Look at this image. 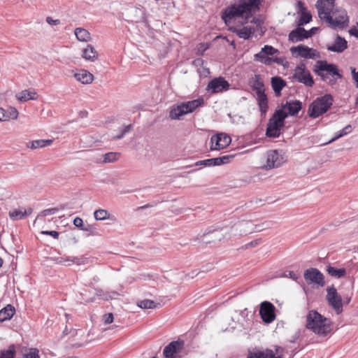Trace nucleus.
Segmentation results:
<instances>
[{
  "mask_svg": "<svg viewBox=\"0 0 358 358\" xmlns=\"http://www.w3.org/2000/svg\"><path fill=\"white\" fill-rule=\"evenodd\" d=\"M262 2L263 0H238L237 4L229 6L222 12V18L227 24L233 18L243 17L245 14L248 20L252 13L260 10Z\"/></svg>",
  "mask_w": 358,
  "mask_h": 358,
  "instance_id": "nucleus-1",
  "label": "nucleus"
},
{
  "mask_svg": "<svg viewBox=\"0 0 358 358\" xmlns=\"http://www.w3.org/2000/svg\"><path fill=\"white\" fill-rule=\"evenodd\" d=\"M306 327L314 333L326 336L331 331V322L316 310H310L306 317Z\"/></svg>",
  "mask_w": 358,
  "mask_h": 358,
  "instance_id": "nucleus-2",
  "label": "nucleus"
},
{
  "mask_svg": "<svg viewBox=\"0 0 358 358\" xmlns=\"http://www.w3.org/2000/svg\"><path fill=\"white\" fill-rule=\"evenodd\" d=\"M287 117L285 110H275L269 119L266 135L269 138H278L281 134V129L285 127V120Z\"/></svg>",
  "mask_w": 358,
  "mask_h": 358,
  "instance_id": "nucleus-3",
  "label": "nucleus"
},
{
  "mask_svg": "<svg viewBox=\"0 0 358 358\" xmlns=\"http://www.w3.org/2000/svg\"><path fill=\"white\" fill-rule=\"evenodd\" d=\"M333 96L330 94L316 98L310 105L308 110V115L317 118L325 113L332 106Z\"/></svg>",
  "mask_w": 358,
  "mask_h": 358,
  "instance_id": "nucleus-4",
  "label": "nucleus"
},
{
  "mask_svg": "<svg viewBox=\"0 0 358 358\" xmlns=\"http://www.w3.org/2000/svg\"><path fill=\"white\" fill-rule=\"evenodd\" d=\"M251 86L252 90L257 95L256 99L261 113V116L264 117L267 113L268 105V98L264 92V85L260 75H255Z\"/></svg>",
  "mask_w": 358,
  "mask_h": 358,
  "instance_id": "nucleus-5",
  "label": "nucleus"
},
{
  "mask_svg": "<svg viewBox=\"0 0 358 358\" xmlns=\"http://www.w3.org/2000/svg\"><path fill=\"white\" fill-rule=\"evenodd\" d=\"M203 104V99L199 98L192 101L183 102L180 105L173 106L169 112V117L171 120H179L187 113H192L198 107Z\"/></svg>",
  "mask_w": 358,
  "mask_h": 358,
  "instance_id": "nucleus-6",
  "label": "nucleus"
},
{
  "mask_svg": "<svg viewBox=\"0 0 358 358\" xmlns=\"http://www.w3.org/2000/svg\"><path fill=\"white\" fill-rule=\"evenodd\" d=\"M313 71L321 78L323 81H327L329 76L331 77L336 76L341 78L342 75L340 73L338 66L331 63H328L325 60H318L315 66Z\"/></svg>",
  "mask_w": 358,
  "mask_h": 358,
  "instance_id": "nucleus-7",
  "label": "nucleus"
},
{
  "mask_svg": "<svg viewBox=\"0 0 358 358\" xmlns=\"http://www.w3.org/2000/svg\"><path fill=\"white\" fill-rule=\"evenodd\" d=\"M334 6L335 0H317L316 6L320 19L332 21L331 13L334 12Z\"/></svg>",
  "mask_w": 358,
  "mask_h": 358,
  "instance_id": "nucleus-8",
  "label": "nucleus"
},
{
  "mask_svg": "<svg viewBox=\"0 0 358 358\" xmlns=\"http://www.w3.org/2000/svg\"><path fill=\"white\" fill-rule=\"evenodd\" d=\"M326 299L330 306L335 310L336 314L339 315L343 311L342 298L338 294L336 289L334 287L327 288Z\"/></svg>",
  "mask_w": 358,
  "mask_h": 358,
  "instance_id": "nucleus-9",
  "label": "nucleus"
},
{
  "mask_svg": "<svg viewBox=\"0 0 358 358\" xmlns=\"http://www.w3.org/2000/svg\"><path fill=\"white\" fill-rule=\"evenodd\" d=\"M332 21L326 20L333 29H343L349 25V17L345 10H336L332 13Z\"/></svg>",
  "mask_w": 358,
  "mask_h": 358,
  "instance_id": "nucleus-10",
  "label": "nucleus"
},
{
  "mask_svg": "<svg viewBox=\"0 0 358 358\" xmlns=\"http://www.w3.org/2000/svg\"><path fill=\"white\" fill-rule=\"evenodd\" d=\"M184 341L177 340L171 341L164 348L163 355L165 358H180V354L184 350Z\"/></svg>",
  "mask_w": 358,
  "mask_h": 358,
  "instance_id": "nucleus-11",
  "label": "nucleus"
},
{
  "mask_svg": "<svg viewBox=\"0 0 358 358\" xmlns=\"http://www.w3.org/2000/svg\"><path fill=\"white\" fill-rule=\"evenodd\" d=\"M275 307L269 301H263L260 305L259 315L263 322L271 323L275 319Z\"/></svg>",
  "mask_w": 358,
  "mask_h": 358,
  "instance_id": "nucleus-12",
  "label": "nucleus"
},
{
  "mask_svg": "<svg viewBox=\"0 0 358 358\" xmlns=\"http://www.w3.org/2000/svg\"><path fill=\"white\" fill-rule=\"evenodd\" d=\"M282 156L278 152V150H269L266 152V164L262 166L263 169L266 170L273 168H278L284 163Z\"/></svg>",
  "mask_w": 358,
  "mask_h": 358,
  "instance_id": "nucleus-13",
  "label": "nucleus"
},
{
  "mask_svg": "<svg viewBox=\"0 0 358 358\" xmlns=\"http://www.w3.org/2000/svg\"><path fill=\"white\" fill-rule=\"evenodd\" d=\"M303 278L308 284H317L319 286L323 287L325 285L323 274L315 268L306 269L304 271Z\"/></svg>",
  "mask_w": 358,
  "mask_h": 358,
  "instance_id": "nucleus-14",
  "label": "nucleus"
},
{
  "mask_svg": "<svg viewBox=\"0 0 358 358\" xmlns=\"http://www.w3.org/2000/svg\"><path fill=\"white\" fill-rule=\"evenodd\" d=\"M278 52L279 51L273 46L266 45L262 48L259 52L255 55V60L260 62L266 65H269L272 62V58L268 56H273L275 53Z\"/></svg>",
  "mask_w": 358,
  "mask_h": 358,
  "instance_id": "nucleus-15",
  "label": "nucleus"
},
{
  "mask_svg": "<svg viewBox=\"0 0 358 358\" xmlns=\"http://www.w3.org/2000/svg\"><path fill=\"white\" fill-rule=\"evenodd\" d=\"M230 85L224 78L219 77L211 80L207 86V90L212 94L222 92L229 89Z\"/></svg>",
  "mask_w": 358,
  "mask_h": 358,
  "instance_id": "nucleus-16",
  "label": "nucleus"
},
{
  "mask_svg": "<svg viewBox=\"0 0 358 358\" xmlns=\"http://www.w3.org/2000/svg\"><path fill=\"white\" fill-rule=\"evenodd\" d=\"M234 155H227L222 157L211 158L204 160L198 161L195 163V166L203 165L205 166H215L228 164L234 159Z\"/></svg>",
  "mask_w": 358,
  "mask_h": 358,
  "instance_id": "nucleus-17",
  "label": "nucleus"
},
{
  "mask_svg": "<svg viewBox=\"0 0 358 358\" xmlns=\"http://www.w3.org/2000/svg\"><path fill=\"white\" fill-rule=\"evenodd\" d=\"M290 51L293 55L297 52L299 56L306 59H315L320 56L319 52L316 50L303 45L292 47Z\"/></svg>",
  "mask_w": 358,
  "mask_h": 358,
  "instance_id": "nucleus-18",
  "label": "nucleus"
},
{
  "mask_svg": "<svg viewBox=\"0 0 358 358\" xmlns=\"http://www.w3.org/2000/svg\"><path fill=\"white\" fill-rule=\"evenodd\" d=\"M287 109L288 112H286L287 117L289 115L294 116L296 115L302 109V103L299 100L286 101L285 104L281 105V108L278 110H285Z\"/></svg>",
  "mask_w": 358,
  "mask_h": 358,
  "instance_id": "nucleus-19",
  "label": "nucleus"
},
{
  "mask_svg": "<svg viewBox=\"0 0 358 358\" xmlns=\"http://www.w3.org/2000/svg\"><path fill=\"white\" fill-rule=\"evenodd\" d=\"M348 48V41L340 35L336 36L334 42L332 45H327V49L329 51L341 53Z\"/></svg>",
  "mask_w": 358,
  "mask_h": 358,
  "instance_id": "nucleus-20",
  "label": "nucleus"
},
{
  "mask_svg": "<svg viewBox=\"0 0 358 358\" xmlns=\"http://www.w3.org/2000/svg\"><path fill=\"white\" fill-rule=\"evenodd\" d=\"M292 79L304 84L307 87H313L314 85V80L309 71L294 72Z\"/></svg>",
  "mask_w": 358,
  "mask_h": 358,
  "instance_id": "nucleus-21",
  "label": "nucleus"
},
{
  "mask_svg": "<svg viewBox=\"0 0 358 358\" xmlns=\"http://www.w3.org/2000/svg\"><path fill=\"white\" fill-rule=\"evenodd\" d=\"M222 134H217L211 138L212 145L211 150H220L226 148L231 142V138L225 135L224 136V143H222Z\"/></svg>",
  "mask_w": 358,
  "mask_h": 358,
  "instance_id": "nucleus-22",
  "label": "nucleus"
},
{
  "mask_svg": "<svg viewBox=\"0 0 358 358\" xmlns=\"http://www.w3.org/2000/svg\"><path fill=\"white\" fill-rule=\"evenodd\" d=\"M288 38L289 41L293 43L302 41L304 39L308 38L306 34V30L304 28L299 26L295 29L289 32Z\"/></svg>",
  "mask_w": 358,
  "mask_h": 358,
  "instance_id": "nucleus-23",
  "label": "nucleus"
},
{
  "mask_svg": "<svg viewBox=\"0 0 358 358\" xmlns=\"http://www.w3.org/2000/svg\"><path fill=\"white\" fill-rule=\"evenodd\" d=\"M224 237L222 234H220L217 229H207L202 236V241L206 243H210L215 241H221Z\"/></svg>",
  "mask_w": 358,
  "mask_h": 358,
  "instance_id": "nucleus-24",
  "label": "nucleus"
},
{
  "mask_svg": "<svg viewBox=\"0 0 358 358\" xmlns=\"http://www.w3.org/2000/svg\"><path fill=\"white\" fill-rule=\"evenodd\" d=\"M247 358H282V357L280 355L275 356L272 350L266 348L263 350L249 352Z\"/></svg>",
  "mask_w": 358,
  "mask_h": 358,
  "instance_id": "nucleus-25",
  "label": "nucleus"
},
{
  "mask_svg": "<svg viewBox=\"0 0 358 358\" xmlns=\"http://www.w3.org/2000/svg\"><path fill=\"white\" fill-rule=\"evenodd\" d=\"M271 87L276 96L281 95L282 90L286 86L287 83L281 77L274 76L271 78Z\"/></svg>",
  "mask_w": 358,
  "mask_h": 358,
  "instance_id": "nucleus-26",
  "label": "nucleus"
},
{
  "mask_svg": "<svg viewBox=\"0 0 358 358\" xmlns=\"http://www.w3.org/2000/svg\"><path fill=\"white\" fill-rule=\"evenodd\" d=\"M33 210L31 208L27 209L19 208L9 212V217L13 220H22L31 215Z\"/></svg>",
  "mask_w": 358,
  "mask_h": 358,
  "instance_id": "nucleus-27",
  "label": "nucleus"
},
{
  "mask_svg": "<svg viewBox=\"0 0 358 358\" xmlns=\"http://www.w3.org/2000/svg\"><path fill=\"white\" fill-rule=\"evenodd\" d=\"M75 78L83 84H90L94 79V76L92 73L83 69L75 73Z\"/></svg>",
  "mask_w": 358,
  "mask_h": 358,
  "instance_id": "nucleus-28",
  "label": "nucleus"
},
{
  "mask_svg": "<svg viewBox=\"0 0 358 358\" xmlns=\"http://www.w3.org/2000/svg\"><path fill=\"white\" fill-rule=\"evenodd\" d=\"M82 57L86 60L94 62L98 58V52L92 45H87L83 50Z\"/></svg>",
  "mask_w": 358,
  "mask_h": 358,
  "instance_id": "nucleus-29",
  "label": "nucleus"
},
{
  "mask_svg": "<svg viewBox=\"0 0 358 358\" xmlns=\"http://www.w3.org/2000/svg\"><path fill=\"white\" fill-rule=\"evenodd\" d=\"M15 313V309L12 305H7L0 310V322L10 320Z\"/></svg>",
  "mask_w": 358,
  "mask_h": 358,
  "instance_id": "nucleus-30",
  "label": "nucleus"
},
{
  "mask_svg": "<svg viewBox=\"0 0 358 358\" xmlns=\"http://www.w3.org/2000/svg\"><path fill=\"white\" fill-rule=\"evenodd\" d=\"M16 98L18 101L23 102L29 100H36L38 98V95L35 92L24 90L17 94Z\"/></svg>",
  "mask_w": 358,
  "mask_h": 358,
  "instance_id": "nucleus-31",
  "label": "nucleus"
},
{
  "mask_svg": "<svg viewBox=\"0 0 358 358\" xmlns=\"http://www.w3.org/2000/svg\"><path fill=\"white\" fill-rule=\"evenodd\" d=\"M255 29L253 27H244L241 29H235L234 30V32H235L239 38H243L245 40L249 39L251 36L255 33Z\"/></svg>",
  "mask_w": 358,
  "mask_h": 358,
  "instance_id": "nucleus-32",
  "label": "nucleus"
},
{
  "mask_svg": "<svg viewBox=\"0 0 358 358\" xmlns=\"http://www.w3.org/2000/svg\"><path fill=\"white\" fill-rule=\"evenodd\" d=\"M53 142V140L48 139V140H36L29 142L27 144V148H30L31 149H37L40 148H44L48 145H50Z\"/></svg>",
  "mask_w": 358,
  "mask_h": 358,
  "instance_id": "nucleus-33",
  "label": "nucleus"
},
{
  "mask_svg": "<svg viewBox=\"0 0 358 358\" xmlns=\"http://www.w3.org/2000/svg\"><path fill=\"white\" fill-rule=\"evenodd\" d=\"M75 35L77 39L80 41L87 42L90 39V32L83 28H76L75 29Z\"/></svg>",
  "mask_w": 358,
  "mask_h": 358,
  "instance_id": "nucleus-34",
  "label": "nucleus"
},
{
  "mask_svg": "<svg viewBox=\"0 0 358 358\" xmlns=\"http://www.w3.org/2000/svg\"><path fill=\"white\" fill-rule=\"evenodd\" d=\"M94 218L96 220H104L106 219L110 220H115V217L113 215H111L106 210L99 209L94 211Z\"/></svg>",
  "mask_w": 358,
  "mask_h": 358,
  "instance_id": "nucleus-35",
  "label": "nucleus"
},
{
  "mask_svg": "<svg viewBox=\"0 0 358 358\" xmlns=\"http://www.w3.org/2000/svg\"><path fill=\"white\" fill-rule=\"evenodd\" d=\"M327 271L329 275H330L332 277H336L337 278H342L345 276L346 274V270L345 268H337L331 266H329L327 267Z\"/></svg>",
  "mask_w": 358,
  "mask_h": 358,
  "instance_id": "nucleus-36",
  "label": "nucleus"
},
{
  "mask_svg": "<svg viewBox=\"0 0 358 358\" xmlns=\"http://www.w3.org/2000/svg\"><path fill=\"white\" fill-rule=\"evenodd\" d=\"M15 348L14 345H10L8 349L0 350V358H15Z\"/></svg>",
  "mask_w": 358,
  "mask_h": 358,
  "instance_id": "nucleus-37",
  "label": "nucleus"
},
{
  "mask_svg": "<svg viewBox=\"0 0 358 358\" xmlns=\"http://www.w3.org/2000/svg\"><path fill=\"white\" fill-rule=\"evenodd\" d=\"M312 20V15L310 12L306 11L301 14L297 25L299 27L303 26L309 23Z\"/></svg>",
  "mask_w": 358,
  "mask_h": 358,
  "instance_id": "nucleus-38",
  "label": "nucleus"
},
{
  "mask_svg": "<svg viewBox=\"0 0 358 358\" xmlns=\"http://www.w3.org/2000/svg\"><path fill=\"white\" fill-rule=\"evenodd\" d=\"M138 306L143 309H152L156 308V303L150 299H145L138 302Z\"/></svg>",
  "mask_w": 358,
  "mask_h": 358,
  "instance_id": "nucleus-39",
  "label": "nucleus"
},
{
  "mask_svg": "<svg viewBox=\"0 0 358 358\" xmlns=\"http://www.w3.org/2000/svg\"><path fill=\"white\" fill-rule=\"evenodd\" d=\"M252 225V223L250 222H241L236 225V229H239L241 234H247L252 233V230H250V226Z\"/></svg>",
  "mask_w": 358,
  "mask_h": 358,
  "instance_id": "nucleus-40",
  "label": "nucleus"
},
{
  "mask_svg": "<svg viewBox=\"0 0 358 358\" xmlns=\"http://www.w3.org/2000/svg\"><path fill=\"white\" fill-rule=\"evenodd\" d=\"M119 156H120V153H118V152H111L106 153L103 155V163H104V164L113 163L117 159Z\"/></svg>",
  "mask_w": 358,
  "mask_h": 358,
  "instance_id": "nucleus-41",
  "label": "nucleus"
},
{
  "mask_svg": "<svg viewBox=\"0 0 358 358\" xmlns=\"http://www.w3.org/2000/svg\"><path fill=\"white\" fill-rule=\"evenodd\" d=\"M18 111L14 107H9L7 110H6V120H16L18 117Z\"/></svg>",
  "mask_w": 358,
  "mask_h": 358,
  "instance_id": "nucleus-42",
  "label": "nucleus"
},
{
  "mask_svg": "<svg viewBox=\"0 0 358 358\" xmlns=\"http://www.w3.org/2000/svg\"><path fill=\"white\" fill-rule=\"evenodd\" d=\"M352 131V127L351 125L348 124L346 127H345L343 129H341L336 136L332 138L331 141H336V139L343 137Z\"/></svg>",
  "mask_w": 358,
  "mask_h": 358,
  "instance_id": "nucleus-43",
  "label": "nucleus"
},
{
  "mask_svg": "<svg viewBox=\"0 0 358 358\" xmlns=\"http://www.w3.org/2000/svg\"><path fill=\"white\" fill-rule=\"evenodd\" d=\"M88 262L89 258L85 257L71 258V263H74L77 265H84L87 264Z\"/></svg>",
  "mask_w": 358,
  "mask_h": 358,
  "instance_id": "nucleus-44",
  "label": "nucleus"
},
{
  "mask_svg": "<svg viewBox=\"0 0 358 358\" xmlns=\"http://www.w3.org/2000/svg\"><path fill=\"white\" fill-rule=\"evenodd\" d=\"M132 128H133V125L132 124H128L127 126H124V128L122 129V134H118V135L114 136L113 138V140H119V139L122 138L124 135H126L127 134H128L129 132L131 131Z\"/></svg>",
  "mask_w": 358,
  "mask_h": 358,
  "instance_id": "nucleus-45",
  "label": "nucleus"
},
{
  "mask_svg": "<svg viewBox=\"0 0 358 358\" xmlns=\"http://www.w3.org/2000/svg\"><path fill=\"white\" fill-rule=\"evenodd\" d=\"M81 230H83L84 231L89 232L88 236H90V235L94 236V235L96 234V228L94 225H92V224H84V226L83 227Z\"/></svg>",
  "mask_w": 358,
  "mask_h": 358,
  "instance_id": "nucleus-46",
  "label": "nucleus"
},
{
  "mask_svg": "<svg viewBox=\"0 0 358 358\" xmlns=\"http://www.w3.org/2000/svg\"><path fill=\"white\" fill-rule=\"evenodd\" d=\"M59 211V208H50L48 209H45L41 213V215L45 217L48 215H53L57 213Z\"/></svg>",
  "mask_w": 358,
  "mask_h": 358,
  "instance_id": "nucleus-47",
  "label": "nucleus"
},
{
  "mask_svg": "<svg viewBox=\"0 0 358 358\" xmlns=\"http://www.w3.org/2000/svg\"><path fill=\"white\" fill-rule=\"evenodd\" d=\"M296 7H297V13H298L301 14V13L307 11V9L304 6L303 2H302L301 1H298L296 2Z\"/></svg>",
  "mask_w": 358,
  "mask_h": 358,
  "instance_id": "nucleus-48",
  "label": "nucleus"
},
{
  "mask_svg": "<svg viewBox=\"0 0 358 358\" xmlns=\"http://www.w3.org/2000/svg\"><path fill=\"white\" fill-rule=\"evenodd\" d=\"M350 69H351L352 79L355 82V86L357 88H358V71H357L356 69L354 67H350Z\"/></svg>",
  "mask_w": 358,
  "mask_h": 358,
  "instance_id": "nucleus-49",
  "label": "nucleus"
},
{
  "mask_svg": "<svg viewBox=\"0 0 358 358\" xmlns=\"http://www.w3.org/2000/svg\"><path fill=\"white\" fill-rule=\"evenodd\" d=\"M73 224L77 228L81 229L84 226V222L82 218L77 217L73 220Z\"/></svg>",
  "mask_w": 358,
  "mask_h": 358,
  "instance_id": "nucleus-50",
  "label": "nucleus"
},
{
  "mask_svg": "<svg viewBox=\"0 0 358 358\" xmlns=\"http://www.w3.org/2000/svg\"><path fill=\"white\" fill-rule=\"evenodd\" d=\"M285 276L292 278V280H295L296 282H298V280L300 279L299 274L295 273L293 271H289L288 272V274H285Z\"/></svg>",
  "mask_w": 358,
  "mask_h": 358,
  "instance_id": "nucleus-51",
  "label": "nucleus"
},
{
  "mask_svg": "<svg viewBox=\"0 0 358 358\" xmlns=\"http://www.w3.org/2000/svg\"><path fill=\"white\" fill-rule=\"evenodd\" d=\"M42 234L49 235L52 236L55 239H58L59 234L57 231H42Z\"/></svg>",
  "mask_w": 358,
  "mask_h": 358,
  "instance_id": "nucleus-52",
  "label": "nucleus"
},
{
  "mask_svg": "<svg viewBox=\"0 0 358 358\" xmlns=\"http://www.w3.org/2000/svg\"><path fill=\"white\" fill-rule=\"evenodd\" d=\"M113 313H107L103 315V320L105 324H110L113 321Z\"/></svg>",
  "mask_w": 358,
  "mask_h": 358,
  "instance_id": "nucleus-53",
  "label": "nucleus"
},
{
  "mask_svg": "<svg viewBox=\"0 0 358 358\" xmlns=\"http://www.w3.org/2000/svg\"><path fill=\"white\" fill-rule=\"evenodd\" d=\"M305 71H308V70L306 69V64L303 62H301L294 69V72H302V71L303 72Z\"/></svg>",
  "mask_w": 358,
  "mask_h": 358,
  "instance_id": "nucleus-54",
  "label": "nucleus"
},
{
  "mask_svg": "<svg viewBox=\"0 0 358 358\" xmlns=\"http://www.w3.org/2000/svg\"><path fill=\"white\" fill-rule=\"evenodd\" d=\"M46 22L50 25H57L60 24L59 20H53L51 17H47Z\"/></svg>",
  "mask_w": 358,
  "mask_h": 358,
  "instance_id": "nucleus-55",
  "label": "nucleus"
},
{
  "mask_svg": "<svg viewBox=\"0 0 358 358\" xmlns=\"http://www.w3.org/2000/svg\"><path fill=\"white\" fill-rule=\"evenodd\" d=\"M56 261L58 264H66V262H71V258L70 257H67V258H64V257H57L56 259Z\"/></svg>",
  "mask_w": 358,
  "mask_h": 358,
  "instance_id": "nucleus-56",
  "label": "nucleus"
},
{
  "mask_svg": "<svg viewBox=\"0 0 358 358\" xmlns=\"http://www.w3.org/2000/svg\"><path fill=\"white\" fill-rule=\"evenodd\" d=\"M260 241H261V240H259V239H257V240L252 241H251L249 243L245 245V248L255 247V246L257 245L259 243Z\"/></svg>",
  "mask_w": 358,
  "mask_h": 358,
  "instance_id": "nucleus-57",
  "label": "nucleus"
},
{
  "mask_svg": "<svg viewBox=\"0 0 358 358\" xmlns=\"http://www.w3.org/2000/svg\"><path fill=\"white\" fill-rule=\"evenodd\" d=\"M7 121L6 116V110L0 107V122Z\"/></svg>",
  "mask_w": 358,
  "mask_h": 358,
  "instance_id": "nucleus-58",
  "label": "nucleus"
},
{
  "mask_svg": "<svg viewBox=\"0 0 358 358\" xmlns=\"http://www.w3.org/2000/svg\"><path fill=\"white\" fill-rule=\"evenodd\" d=\"M318 28L317 27H313L311 28L310 30L308 31H306V34H307V36H308V38H310L312 36H313L316 31H317Z\"/></svg>",
  "mask_w": 358,
  "mask_h": 358,
  "instance_id": "nucleus-59",
  "label": "nucleus"
},
{
  "mask_svg": "<svg viewBox=\"0 0 358 358\" xmlns=\"http://www.w3.org/2000/svg\"><path fill=\"white\" fill-rule=\"evenodd\" d=\"M250 22L255 24L257 27H261L262 23L261 20H259V18H257L255 17H252Z\"/></svg>",
  "mask_w": 358,
  "mask_h": 358,
  "instance_id": "nucleus-60",
  "label": "nucleus"
},
{
  "mask_svg": "<svg viewBox=\"0 0 358 358\" xmlns=\"http://www.w3.org/2000/svg\"><path fill=\"white\" fill-rule=\"evenodd\" d=\"M71 332H73V334H74L76 332V330L73 329H71L70 330H69L67 327H66V328L63 331V334L64 335H68V334H71Z\"/></svg>",
  "mask_w": 358,
  "mask_h": 358,
  "instance_id": "nucleus-61",
  "label": "nucleus"
},
{
  "mask_svg": "<svg viewBox=\"0 0 358 358\" xmlns=\"http://www.w3.org/2000/svg\"><path fill=\"white\" fill-rule=\"evenodd\" d=\"M87 111L86 110H81L80 113H79V115L83 118V117H86L87 116Z\"/></svg>",
  "mask_w": 358,
  "mask_h": 358,
  "instance_id": "nucleus-62",
  "label": "nucleus"
},
{
  "mask_svg": "<svg viewBox=\"0 0 358 358\" xmlns=\"http://www.w3.org/2000/svg\"><path fill=\"white\" fill-rule=\"evenodd\" d=\"M272 62H274L278 64H281L282 61L280 58L275 57V58H272Z\"/></svg>",
  "mask_w": 358,
  "mask_h": 358,
  "instance_id": "nucleus-63",
  "label": "nucleus"
},
{
  "mask_svg": "<svg viewBox=\"0 0 358 358\" xmlns=\"http://www.w3.org/2000/svg\"><path fill=\"white\" fill-rule=\"evenodd\" d=\"M336 78H334V77H333V78H331V79H329V84L330 85H335V84H336Z\"/></svg>",
  "mask_w": 358,
  "mask_h": 358,
  "instance_id": "nucleus-64",
  "label": "nucleus"
}]
</instances>
